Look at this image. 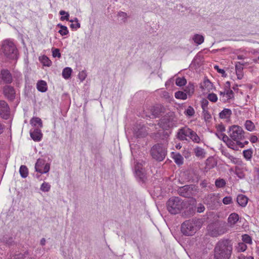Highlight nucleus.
<instances>
[{
    "mask_svg": "<svg viewBox=\"0 0 259 259\" xmlns=\"http://www.w3.org/2000/svg\"><path fill=\"white\" fill-rule=\"evenodd\" d=\"M232 243L229 240H222L218 242L214 249L215 259H229L232 251Z\"/></svg>",
    "mask_w": 259,
    "mask_h": 259,
    "instance_id": "f257e3e1",
    "label": "nucleus"
},
{
    "mask_svg": "<svg viewBox=\"0 0 259 259\" xmlns=\"http://www.w3.org/2000/svg\"><path fill=\"white\" fill-rule=\"evenodd\" d=\"M1 50L8 59L14 61L18 59V49L15 44L10 39H7L3 42Z\"/></svg>",
    "mask_w": 259,
    "mask_h": 259,
    "instance_id": "f03ea898",
    "label": "nucleus"
},
{
    "mask_svg": "<svg viewBox=\"0 0 259 259\" xmlns=\"http://www.w3.org/2000/svg\"><path fill=\"white\" fill-rule=\"evenodd\" d=\"M202 223L198 220H188L184 222L181 226V232L186 236H192L200 229Z\"/></svg>",
    "mask_w": 259,
    "mask_h": 259,
    "instance_id": "7ed1b4c3",
    "label": "nucleus"
},
{
    "mask_svg": "<svg viewBox=\"0 0 259 259\" xmlns=\"http://www.w3.org/2000/svg\"><path fill=\"white\" fill-rule=\"evenodd\" d=\"M229 137L237 142L239 147L243 148L244 145L241 141L244 139V132L242 128L236 125H233L229 129Z\"/></svg>",
    "mask_w": 259,
    "mask_h": 259,
    "instance_id": "20e7f679",
    "label": "nucleus"
},
{
    "mask_svg": "<svg viewBox=\"0 0 259 259\" xmlns=\"http://www.w3.org/2000/svg\"><path fill=\"white\" fill-rule=\"evenodd\" d=\"M184 202L179 197L170 198L167 202V208L171 214L178 213L185 206Z\"/></svg>",
    "mask_w": 259,
    "mask_h": 259,
    "instance_id": "39448f33",
    "label": "nucleus"
},
{
    "mask_svg": "<svg viewBox=\"0 0 259 259\" xmlns=\"http://www.w3.org/2000/svg\"><path fill=\"white\" fill-rule=\"evenodd\" d=\"M166 147L163 145H156L151 149V155L154 159L158 161H162L165 157L166 153Z\"/></svg>",
    "mask_w": 259,
    "mask_h": 259,
    "instance_id": "423d86ee",
    "label": "nucleus"
},
{
    "mask_svg": "<svg viewBox=\"0 0 259 259\" xmlns=\"http://www.w3.org/2000/svg\"><path fill=\"white\" fill-rule=\"evenodd\" d=\"M175 118L172 114L165 116L161 118L159 122V126L164 130L172 127L175 124Z\"/></svg>",
    "mask_w": 259,
    "mask_h": 259,
    "instance_id": "0eeeda50",
    "label": "nucleus"
},
{
    "mask_svg": "<svg viewBox=\"0 0 259 259\" xmlns=\"http://www.w3.org/2000/svg\"><path fill=\"white\" fill-rule=\"evenodd\" d=\"M35 171L41 174L48 172L50 169V164L42 159H37L35 165Z\"/></svg>",
    "mask_w": 259,
    "mask_h": 259,
    "instance_id": "6e6552de",
    "label": "nucleus"
},
{
    "mask_svg": "<svg viewBox=\"0 0 259 259\" xmlns=\"http://www.w3.org/2000/svg\"><path fill=\"white\" fill-rule=\"evenodd\" d=\"M220 100L224 103L230 102L234 98V93L230 89H224L223 91L219 92Z\"/></svg>",
    "mask_w": 259,
    "mask_h": 259,
    "instance_id": "1a4fd4ad",
    "label": "nucleus"
},
{
    "mask_svg": "<svg viewBox=\"0 0 259 259\" xmlns=\"http://www.w3.org/2000/svg\"><path fill=\"white\" fill-rule=\"evenodd\" d=\"M199 88L203 94H207L212 90L214 87L212 83L207 78H205L199 84Z\"/></svg>",
    "mask_w": 259,
    "mask_h": 259,
    "instance_id": "9d476101",
    "label": "nucleus"
},
{
    "mask_svg": "<svg viewBox=\"0 0 259 259\" xmlns=\"http://www.w3.org/2000/svg\"><path fill=\"white\" fill-rule=\"evenodd\" d=\"M221 136L222 137V140L229 148L233 150H238V147L239 146L237 144L236 142L234 141L231 138L230 139L225 134H221Z\"/></svg>",
    "mask_w": 259,
    "mask_h": 259,
    "instance_id": "9b49d317",
    "label": "nucleus"
},
{
    "mask_svg": "<svg viewBox=\"0 0 259 259\" xmlns=\"http://www.w3.org/2000/svg\"><path fill=\"white\" fill-rule=\"evenodd\" d=\"M9 113L10 109L8 104L4 101H0V114L2 117L7 119Z\"/></svg>",
    "mask_w": 259,
    "mask_h": 259,
    "instance_id": "f8f14e48",
    "label": "nucleus"
},
{
    "mask_svg": "<svg viewBox=\"0 0 259 259\" xmlns=\"http://www.w3.org/2000/svg\"><path fill=\"white\" fill-rule=\"evenodd\" d=\"M4 93L5 96L10 100H13L15 98L16 92L12 87L6 86L4 89Z\"/></svg>",
    "mask_w": 259,
    "mask_h": 259,
    "instance_id": "ddd939ff",
    "label": "nucleus"
},
{
    "mask_svg": "<svg viewBox=\"0 0 259 259\" xmlns=\"http://www.w3.org/2000/svg\"><path fill=\"white\" fill-rule=\"evenodd\" d=\"M192 188L191 186L186 185L179 189V194L185 197H189L191 196Z\"/></svg>",
    "mask_w": 259,
    "mask_h": 259,
    "instance_id": "4468645a",
    "label": "nucleus"
},
{
    "mask_svg": "<svg viewBox=\"0 0 259 259\" xmlns=\"http://www.w3.org/2000/svg\"><path fill=\"white\" fill-rule=\"evenodd\" d=\"M141 163L137 162L135 164V172L136 176L141 180L143 181L145 177V175Z\"/></svg>",
    "mask_w": 259,
    "mask_h": 259,
    "instance_id": "2eb2a0df",
    "label": "nucleus"
},
{
    "mask_svg": "<svg viewBox=\"0 0 259 259\" xmlns=\"http://www.w3.org/2000/svg\"><path fill=\"white\" fill-rule=\"evenodd\" d=\"M190 128L185 127L179 130L177 137L181 140H186L187 137H189Z\"/></svg>",
    "mask_w": 259,
    "mask_h": 259,
    "instance_id": "dca6fc26",
    "label": "nucleus"
},
{
    "mask_svg": "<svg viewBox=\"0 0 259 259\" xmlns=\"http://www.w3.org/2000/svg\"><path fill=\"white\" fill-rule=\"evenodd\" d=\"M2 80L5 83H10L12 81V77L11 74L8 70H3L1 71Z\"/></svg>",
    "mask_w": 259,
    "mask_h": 259,
    "instance_id": "f3484780",
    "label": "nucleus"
},
{
    "mask_svg": "<svg viewBox=\"0 0 259 259\" xmlns=\"http://www.w3.org/2000/svg\"><path fill=\"white\" fill-rule=\"evenodd\" d=\"M208 231L209 235L213 237H216L222 234L219 230V227L214 225L208 226Z\"/></svg>",
    "mask_w": 259,
    "mask_h": 259,
    "instance_id": "a211bd4d",
    "label": "nucleus"
},
{
    "mask_svg": "<svg viewBox=\"0 0 259 259\" xmlns=\"http://www.w3.org/2000/svg\"><path fill=\"white\" fill-rule=\"evenodd\" d=\"M232 114V112L231 109L225 108L219 113V117L222 119L228 120H229Z\"/></svg>",
    "mask_w": 259,
    "mask_h": 259,
    "instance_id": "6ab92c4d",
    "label": "nucleus"
},
{
    "mask_svg": "<svg viewBox=\"0 0 259 259\" xmlns=\"http://www.w3.org/2000/svg\"><path fill=\"white\" fill-rule=\"evenodd\" d=\"M30 136L35 141H39L42 138V133L40 130L34 129L33 131H30Z\"/></svg>",
    "mask_w": 259,
    "mask_h": 259,
    "instance_id": "aec40b11",
    "label": "nucleus"
},
{
    "mask_svg": "<svg viewBox=\"0 0 259 259\" xmlns=\"http://www.w3.org/2000/svg\"><path fill=\"white\" fill-rule=\"evenodd\" d=\"M194 152L197 157L202 159L205 157L206 151L205 150L200 147H196L194 149Z\"/></svg>",
    "mask_w": 259,
    "mask_h": 259,
    "instance_id": "412c9836",
    "label": "nucleus"
},
{
    "mask_svg": "<svg viewBox=\"0 0 259 259\" xmlns=\"http://www.w3.org/2000/svg\"><path fill=\"white\" fill-rule=\"evenodd\" d=\"M188 137L194 143H200L201 142L200 137L198 136L196 132H194L191 129L190 130Z\"/></svg>",
    "mask_w": 259,
    "mask_h": 259,
    "instance_id": "4be33fe9",
    "label": "nucleus"
},
{
    "mask_svg": "<svg viewBox=\"0 0 259 259\" xmlns=\"http://www.w3.org/2000/svg\"><path fill=\"white\" fill-rule=\"evenodd\" d=\"M238 220L239 215L236 213H231L228 219V223L231 226L234 225Z\"/></svg>",
    "mask_w": 259,
    "mask_h": 259,
    "instance_id": "5701e85b",
    "label": "nucleus"
},
{
    "mask_svg": "<svg viewBox=\"0 0 259 259\" xmlns=\"http://www.w3.org/2000/svg\"><path fill=\"white\" fill-rule=\"evenodd\" d=\"M195 91V87L193 83L189 82L188 85L185 87L184 92L187 94L189 97H191Z\"/></svg>",
    "mask_w": 259,
    "mask_h": 259,
    "instance_id": "b1692460",
    "label": "nucleus"
},
{
    "mask_svg": "<svg viewBox=\"0 0 259 259\" xmlns=\"http://www.w3.org/2000/svg\"><path fill=\"white\" fill-rule=\"evenodd\" d=\"M237 201L239 205L244 207L248 202V198L243 195H239L237 198Z\"/></svg>",
    "mask_w": 259,
    "mask_h": 259,
    "instance_id": "393cba45",
    "label": "nucleus"
},
{
    "mask_svg": "<svg viewBox=\"0 0 259 259\" xmlns=\"http://www.w3.org/2000/svg\"><path fill=\"white\" fill-rule=\"evenodd\" d=\"M171 154L172 158L177 164L180 165L183 163V157L180 153L172 152Z\"/></svg>",
    "mask_w": 259,
    "mask_h": 259,
    "instance_id": "a878e982",
    "label": "nucleus"
},
{
    "mask_svg": "<svg viewBox=\"0 0 259 259\" xmlns=\"http://www.w3.org/2000/svg\"><path fill=\"white\" fill-rule=\"evenodd\" d=\"M30 124L33 126L41 127L42 126V121L38 117H33L30 121Z\"/></svg>",
    "mask_w": 259,
    "mask_h": 259,
    "instance_id": "bb28decb",
    "label": "nucleus"
},
{
    "mask_svg": "<svg viewBox=\"0 0 259 259\" xmlns=\"http://www.w3.org/2000/svg\"><path fill=\"white\" fill-rule=\"evenodd\" d=\"M37 89L40 92H46L47 90V83L44 80L39 81L37 83Z\"/></svg>",
    "mask_w": 259,
    "mask_h": 259,
    "instance_id": "cd10ccee",
    "label": "nucleus"
},
{
    "mask_svg": "<svg viewBox=\"0 0 259 259\" xmlns=\"http://www.w3.org/2000/svg\"><path fill=\"white\" fill-rule=\"evenodd\" d=\"M192 39L193 40L195 43L199 45H201L204 42V38L202 35L199 34H195V35H193Z\"/></svg>",
    "mask_w": 259,
    "mask_h": 259,
    "instance_id": "c85d7f7f",
    "label": "nucleus"
},
{
    "mask_svg": "<svg viewBox=\"0 0 259 259\" xmlns=\"http://www.w3.org/2000/svg\"><path fill=\"white\" fill-rule=\"evenodd\" d=\"M253 151L251 149L245 150L243 151V155L247 161H250L252 157Z\"/></svg>",
    "mask_w": 259,
    "mask_h": 259,
    "instance_id": "c756f323",
    "label": "nucleus"
},
{
    "mask_svg": "<svg viewBox=\"0 0 259 259\" xmlns=\"http://www.w3.org/2000/svg\"><path fill=\"white\" fill-rule=\"evenodd\" d=\"M71 73V68L70 67H66L63 70L62 76L65 79H67L70 77Z\"/></svg>",
    "mask_w": 259,
    "mask_h": 259,
    "instance_id": "7c9ffc66",
    "label": "nucleus"
},
{
    "mask_svg": "<svg viewBox=\"0 0 259 259\" xmlns=\"http://www.w3.org/2000/svg\"><path fill=\"white\" fill-rule=\"evenodd\" d=\"M19 172L21 176L25 178L28 176V169L25 165H21L19 169Z\"/></svg>",
    "mask_w": 259,
    "mask_h": 259,
    "instance_id": "2f4dec72",
    "label": "nucleus"
},
{
    "mask_svg": "<svg viewBox=\"0 0 259 259\" xmlns=\"http://www.w3.org/2000/svg\"><path fill=\"white\" fill-rule=\"evenodd\" d=\"M226 157H227L230 161L234 163V164H240L242 162V161L238 158L234 157L233 156L230 155L228 153H226L224 154Z\"/></svg>",
    "mask_w": 259,
    "mask_h": 259,
    "instance_id": "473e14b6",
    "label": "nucleus"
},
{
    "mask_svg": "<svg viewBox=\"0 0 259 259\" xmlns=\"http://www.w3.org/2000/svg\"><path fill=\"white\" fill-rule=\"evenodd\" d=\"M175 98L178 99L186 100L187 99V95L185 92L182 91L176 92L175 94Z\"/></svg>",
    "mask_w": 259,
    "mask_h": 259,
    "instance_id": "72a5a7b5",
    "label": "nucleus"
},
{
    "mask_svg": "<svg viewBox=\"0 0 259 259\" xmlns=\"http://www.w3.org/2000/svg\"><path fill=\"white\" fill-rule=\"evenodd\" d=\"M245 128L250 132L253 131L255 129V125L251 120H246L244 124Z\"/></svg>",
    "mask_w": 259,
    "mask_h": 259,
    "instance_id": "f704fd0d",
    "label": "nucleus"
},
{
    "mask_svg": "<svg viewBox=\"0 0 259 259\" xmlns=\"http://www.w3.org/2000/svg\"><path fill=\"white\" fill-rule=\"evenodd\" d=\"M195 113V112L194 108L191 106H189L184 111V114L185 115L189 117H192L194 116Z\"/></svg>",
    "mask_w": 259,
    "mask_h": 259,
    "instance_id": "c9c22d12",
    "label": "nucleus"
},
{
    "mask_svg": "<svg viewBox=\"0 0 259 259\" xmlns=\"http://www.w3.org/2000/svg\"><path fill=\"white\" fill-rule=\"evenodd\" d=\"M58 26L60 27V30L59 31V33L61 35H65L68 33L69 31L66 26H63L60 24H58Z\"/></svg>",
    "mask_w": 259,
    "mask_h": 259,
    "instance_id": "e433bc0d",
    "label": "nucleus"
},
{
    "mask_svg": "<svg viewBox=\"0 0 259 259\" xmlns=\"http://www.w3.org/2000/svg\"><path fill=\"white\" fill-rule=\"evenodd\" d=\"M51 189V185L49 183L44 182L40 186V189L44 192H49Z\"/></svg>",
    "mask_w": 259,
    "mask_h": 259,
    "instance_id": "4c0bfd02",
    "label": "nucleus"
},
{
    "mask_svg": "<svg viewBox=\"0 0 259 259\" xmlns=\"http://www.w3.org/2000/svg\"><path fill=\"white\" fill-rule=\"evenodd\" d=\"M41 63L44 65L47 66H50L52 64L51 61L46 56H42L40 59Z\"/></svg>",
    "mask_w": 259,
    "mask_h": 259,
    "instance_id": "58836bf2",
    "label": "nucleus"
},
{
    "mask_svg": "<svg viewBox=\"0 0 259 259\" xmlns=\"http://www.w3.org/2000/svg\"><path fill=\"white\" fill-rule=\"evenodd\" d=\"M247 248L246 245L243 242H240L236 246V250L238 252H243L246 250Z\"/></svg>",
    "mask_w": 259,
    "mask_h": 259,
    "instance_id": "ea45409f",
    "label": "nucleus"
},
{
    "mask_svg": "<svg viewBox=\"0 0 259 259\" xmlns=\"http://www.w3.org/2000/svg\"><path fill=\"white\" fill-rule=\"evenodd\" d=\"M187 83L186 79L184 77H178L176 79V84L177 85L182 87Z\"/></svg>",
    "mask_w": 259,
    "mask_h": 259,
    "instance_id": "a19ab883",
    "label": "nucleus"
},
{
    "mask_svg": "<svg viewBox=\"0 0 259 259\" xmlns=\"http://www.w3.org/2000/svg\"><path fill=\"white\" fill-rule=\"evenodd\" d=\"M202 116L204 120L206 122H209L211 118V116L208 110L202 111Z\"/></svg>",
    "mask_w": 259,
    "mask_h": 259,
    "instance_id": "79ce46f5",
    "label": "nucleus"
},
{
    "mask_svg": "<svg viewBox=\"0 0 259 259\" xmlns=\"http://www.w3.org/2000/svg\"><path fill=\"white\" fill-rule=\"evenodd\" d=\"M59 14L60 15H61V17L60 18V20L61 21L69 20V15L68 13L64 11L61 10L60 11Z\"/></svg>",
    "mask_w": 259,
    "mask_h": 259,
    "instance_id": "37998d69",
    "label": "nucleus"
},
{
    "mask_svg": "<svg viewBox=\"0 0 259 259\" xmlns=\"http://www.w3.org/2000/svg\"><path fill=\"white\" fill-rule=\"evenodd\" d=\"M215 185L218 188H223L225 186L226 182L224 179H217L215 182Z\"/></svg>",
    "mask_w": 259,
    "mask_h": 259,
    "instance_id": "c03bdc74",
    "label": "nucleus"
},
{
    "mask_svg": "<svg viewBox=\"0 0 259 259\" xmlns=\"http://www.w3.org/2000/svg\"><path fill=\"white\" fill-rule=\"evenodd\" d=\"M207 99L213 103H215L218 101V97L217 95L214 93H210L207 96Z\"/></svg>",
    "mask_w": 259,
    "mask_h": 259,
    "instance_id": "a18cd8bd",
    "label": "nucleus"
},
{
    "mask_svg": "<svg viewBox=\"0 0 259 259\" xmlns=\"http://www.w3.org/2000/svg\"><path fill=\"white\" fill-rule=\"evenodd\" d=\"M87 74L85 70H82L78 73V77L81 81H83L87 77Z\"/></svg>",
    "mask_w": 259,
    "mask_h": 259,
    "instance_id": "49530a36",
    "label": "nucleus"
},
{
    "mask_svg": "<svg viewBox=\"0 0 259 259\" xmlns=\"http://www.w3.org/2000/svg\"><path fill=\"white\" fill-rule=\"evenodd\" d=\"M242 240L243 241V243H244L245 244H251L252 243L251 237L247 234H245L242 236Z\"/></svg>",
    "mask_w": 259,
    "mask_h": 259,
    "instance_id": "de8ad7c7",
    "label": "nucleus"
},
{
    "mask_svg": "<svg viewBox=\"0 0 259 259\" xmlns=\"http://www.w3.org/2000/svg\"><path fill=\"white\" fill-rule=\"evenodd\" d=\"M208 102L206 99H203L201 102V106L202 109V111L208 110Z\"/></svg>",
    "mask_w": 259,
    "mask_h": 259,
    "instance_id": "09e8293b",
    "label": "nucleus"
},
{
    "mask_svg": "<svg viewBox=\"0 0 259 259\" xmlns=\"http://www.w3.org/2000/svg\"><path fill=\"white\" fill-rule=\"evenodd\" d=\"M70 22H75L76 23V25L74 26V24H71L70 25V27L72 28H75V29H77V28H80V23L78 22V19L77 18H75L74 20H70Z\"/></svg>",
    "mask_w": 259,
    "mask_h": 259,
    "instance_id": "8fccbe9b",
    "label": "nucleus"
},
{
    "mask_svg": "<svg viewBox=\"0 0 259 259\" xmlns=\"http://www.w3.org/2000/svg\"><path fill=\"white\" fill-rule=\"evenodd\" d=\"M52 55L54 57H58L60 58L61 57V54L60 50L58 49H52Z\"/></svg>",
    "mask_w": 259,
    "mask_h": 259,
    "instance_id": "3c124183",
    "label": "nucleus"
},
{
    "mask_svg": "<svg viewBox=\"0 0 259 259\" xmlns=\"http://www.w3.org/2000/svg\"><path fill=\"white\" fill-rule=\"evenodd\" d=\"M223 202L224 204H230L232 202V199L230 196H226L223 198Z\"/></svg>",
    "mask_w": 259,
    "mask_h": 259,
    "instance_id": "603ef678",
    "label": "nucleus"
},
{
    "mask_svg": "<svg viewBox=\"0 0 259 259\" xmlns=\"http://www.w3.org/2000/svg\"><path fill=\"white\" fill-rule=\"evenodd\" d=\"M204 210V206L202 204L199 203L197 207V211L199 213H201L203 212Z\"/></svg>",
    "mask_w": 259,
    "mask_h": 259,
    "instance_id": "864d4df0",
    "label": "nucleus"
},
{
    "mask_svg": "<svg viewBox=\"0 0 259 259\" xmlns=\"http://www.w3.org/2000/svg\"><path fill=\"white\" fill-rule=\"evenodd\" d=\"M118 15L119 17H121L123 19L126 18L127 17L126 13H125L123 12H119Z\"/></svg>",
    "mask_w": 259,
    "mask_h": 259,
    "instance_id": "5fc2aeb1",
    "label": "nucleus"
},
{
    "mask_svg": "<svg viewBox=\"0 0 259 259\" xmlns=\"http://www.w3.org/2000/svg\"><path fill=\"white\" fill-rule=\"evenodd\" d=\"M214 68L218 71V72H219L220 73H222L223 74L225 73V71H224V69H220L219 68V66H215Z\"/></svg>",
    "mask_w": 259,
    "mask_h": 259,
    "instance_id": "6e6d98bb",
    "label": "nucleus"
},
{
    "mask_svg": "<svg viewBox=\"0 0 259 259\" xmlns=\"http://www.w3.org/2000/svg\"><path fill=\"white\" fill-rule=\"evenodd\" d=\"M250 140L251 142L254 143H255L257 141V138L256 136H253L250 138Z\"/></svg>",
    "mask_w": 259,
    "mask_h": 259,
    "instance_id": "4d7b16f0",
    "label": "nucleus"
},
{
    "mask_svg": "<svg viewBox=\"0 0 259 259\" xmlns=\"http://www.w3.org/2000/svg\"><path fill=\"white\" fill-rule=\"evenodd\" d=\"M241 259H253V257L252 256H242L241 257Z\"/></svg>",
    "mask_w": 259,
    "mask_h": 259,
    "instance_id": "13d9d810",
    "label": "nucleus"
},
{
    "mask_svg": "<svg viewBox=\"0 0 259 259\" xmlns=\"http://www.w3.org/2000/svg\"><path fill=\"white\" fill-rule=\"evenodd\" d=\"M230 82L229 81H227L225 84V89H230Z\"/></svg>",
    "mask_w": 259,
    "mask_h": 259,
    "instance_id": "bf43d9fd",
    "label": "nucleus"
},
{
    "mask_svg": "<svg viewBox=\"0 0 259 259\" xmlns=\"http://www.w3.org/2000/svg\"><path fill=\"white\" fill-rule=\"evenodd\" d=\"M219 127H220V130L221 131H225V128L224 126H223V125H219Z\"/></svg>",
    "mask_w": 259,
    "mask_h": 259,
    "instance_id": "052dcab7",
    "label": "nucleus"
},
{
    "mask_svg": "<svg viewBox=\"0 0 259 259\" xmlns=\"http://www.w3.org/2000/svg\"><path fill=\"white\" fill-rule=\"evenodd\" d=\"M177 149H180L182 148V146L180 144H178L176 146Z\"/></svg>",
    "mask_w": 259,
    "mask_h": 259,
    "instance_id": "680f3d73",
    "label": "nucleus"
},
{
    "mask_svg": "<svg viewBox=\"0 0 259 259\" xmlns=\"http://www.w3.org/2000/svg\"><path fill=\"white\" fill-rule=\"evenodd\" d=\"M244 58L242 55H238L237 56V59L239 60H242Z\"/></svg>",
    "mask_w": 259,
    "mask_h": 259,
    "instance_id": "e2e57ef3",
    "label": "nucleus"
},
{
    "mask_svg": "<svg viewBox=\"0 0 259 259\" xmlns=\"http://www.w3.org/2000/svg\"><path fill=\"white\" fill-rule=\"evenodd\" d=\"M3 131V127H2L1 124L0 123V134L2 133Z\"/></svg>",
    "mask_w": 259,
    "mask_h": 259,
    "instance_id": "0e129e2a",
    "label": "nucleus"
},
{
    "mask_svg": "<svg viewBox=\"0 0 259 259\" xmlns=\"http://www.w3.org/2000/svg\"><path fill=\"white\" fill-rule=\"evenodd\" d=\"M45 240L44 239H42L41 240V245H45Z\"/></svg>",
    "mask_w": 259,
    "mask_h": 259,
    "instance_id": "69168bd1",
    "label": "nucleus"
},
{
    "mask_svg": "<svg viewBox=\"0 0 259 259\" xmlns=\"http://www.w3.org/2000/svg\"><path fill=\"white\" fill-rule=\"evenodd\" d=\"M222 134V133L220 134L219 135L217 134V135L218 136L219 138L222 140V137L221 136V135Z\"/></svg>",
    "mask_w": 259,
    "mask_h": 259,
    "instance_id": "338daca9",
    "label": "nucleus"
},
{
    "mask_svg": "<svg viewBox=\"0 0 259 259\" xmlns=\"http://www.w3.org/2000/svg\"><path fill=\"white\" fill-rule=\"evenodd\" d=\"M152 112H153V115H154L155 116H157L158 115V112L154 113V111H153Z\"/></svg>",
    "mask_w": 259,
    "mask_h": 259,
    "instance_id": "774afa93",
    "label": "nucleus"
}]
</instances>
